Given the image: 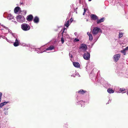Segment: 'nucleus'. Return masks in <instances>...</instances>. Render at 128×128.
I'll list each match as a JSON object with an SVG mask.
<instances>
[{
    "mask_svg": "<svg viewBox=\"0 0 128 128\" xmlns=\"http://www.w3.org/2000/svg\"><path fill=\"white\" fill-rule=\"evenodd\" d=\"M102 30L100 29L98 27H94L92 32L94 38V42H96L99 38L100 35L98 34L99 32H102Z\"/></svg>",
    "mask_w": 128,
    "mask_h": 128,
    "instance_id": "obj_1",
    "label": "nucleus"
},
{
    "mask_svg": "<svg viewBox=\"0 0 128 128\" xmlns=\"http://www.w3.org/2000/svg\"><path fill=\"white\" fill-rule=\"evenodd\" d=\"M21 28L22 30L25 31H28L30 29V26L26 23L22 24L21 25Z\"/></svg>",
    "mask_w": 128,
    "mask_h": 128,
    "instance_id": "obj_2",
    "label": "nucleus"
},
{
    "mask_svg": "<svg viewBox=\"0 0 128 128\" xmlns=\"http://www.w3.org/2000/svg\"><path fill=\"white\" fill-rule=\"evenodd\" d=\"M17 20L18 22L23 23L25 21V18L24 16L21 15H18L16 16Z\"/></svg>",
    "mask_w": 128,
    "mask_h": 128,
    "instance_id": "obj_3",
    "label": "nucleus"
},
{
    "mask_svg": "<svg viewBox=\"0 0 128 128\" xmlns=\"http://www.w3.org/2000/svg\"><path fill=\"white\" fill-rule=\"evenodd\" d=\"M4 27V28L6 29L7 30H8L9 32L11 34L12 36H13V37L14 38L16 39H18V36L15 33H13L11 31L9 30V29L7 27L5 26H4L2 25Z\"/></svg>",
    "mask_w": 128,
    "mask_h": 128,
    "instance_id": "obj_4",
    "label": "nucleus"
},
{
    "mask_svg": "<svg viewBox=\"0 0 128 128\" xmlns=\"http://www.w3.org/2000/svg\"><path fill=\"white\" fill-rule=\"evenodd\" d=\"M83 58L86 60H89L90 58V54L87 52H85L84 54Z\"/></svg>",
    "mask_w": 128,
    "mask_h": 128,
    "instance_id": "obj_5",
    "label": "nucleus"
},
{
    "mask_svg": "<svg viewBox=\"0 0 128 128\" xmlns=\"http://www.w3.org/2000/svg\"><path fill=\"white\" fill-rule=\"evenodd\" d=\"M120 54L115 55L113 58L114 61L115 62H117L120 58Z\"/></svg>",
    "mask_w": 128,
    "mask_h": 128,
    "instance_id": "obj_6",
    "label": "nucleus"
},
{
    "mask_svg": "<svg viewBox=\"0 0 128 128\" xmlns=\"http://www.w3.org/2000/svg\"><path fill=\"white\" fill-rule=\"evenodd\" d=\"M14 17L11 14H9L7 17V18L9 20H11L12 22H14L15 24H17V23L16 22V21H14Z\"/></svg>",
    "mask_w": 128,
    "mask_h": 128,
    "instance_id": "obj_7",
    "label": "nucleus"
},
{
    "mask_svg": "<svg viewBox=\"0 0 128 128\" xmlns=\"http://www.w3.org/2000/svg\"><path fill=\"white\" fill-rule=\"evenodd\" d=\"M79 98L78 95H77L76 97V99L78 100L77 101L76 104L78 105H79L80 104L81 105V106H82V104H83V103L86 102V101H84L83 100H80V101H78V98Z\"/></svg>",
    "mask_w": 128,
    "mask_h": 128,
    "instance_id": "obj_8",
    "label": "nucleus"
},
{
    "mask_svg": "<svg viewBox=\"0 0 128 128\" xmlns=\"http://www.w3.org/2000/svg\"><path fill=\"white\" fill-rule=\"evenodd\" d=\"M116 72L117 73L118 75L120 76H123L124 74L123 73L122 70H116Z\"/></svg>",
    "mask_w": 128,
    "mask_h": 128,
    "instance_id": "obj_9",
    "label": "nucleus"
},
{
    "mask_svg": "<svg viewBox=\"0 0 128 128\" xmlns=\"http://www.w3.org/2000/svg\"><path fill=\"white\" fill-rule=\"evenodd\" d=\"M87 48L86 45L84 44H81L80 47V49H81L84 50H86Z\"/></svg>",
    "mask_w": 128,
    "mask_h": 128,
    "instance_id": "obj_10",
    "label": "nucleus"
},
{
    "mask_svg": "<svg viewBox=\"0 0 128 128\" xmlns=\"http://www.w3.org/2000/svg\"><path fill=\"white\" fill-rule=\"evenodd\" d=\"M33 18V16L32 14H30L26 18V20L29 22L31 21Z\"/></svg>",
    "mask_w": 128,
    "mask_h": 128,
    "instance_id": "obj_11",
    "label": "nucleus"
},
{
    "mask_svg": "<svg viewBox=\"0 0 128 128\" xmlns=\"http://www.w3.org/2000/svg\"><path fill=\"white\" fill-rule=\"evenodd\" d=\"M86 92V90L81 89L79 90L78 92H76V95L78 93L79 94H84Z\"/></svg>",
    "mask_w": 128,
    "mask_h": 128,
    "instance_id": "obj_12",
    "label": "nucleus"
},
{
    "mask_svg": "<svg viewBox=\"0 0 128 128\" xmlns=\"http://www.w3.org/2000/svg\"><path fill=\"white\" fill-rule=\"evenodd\" d=\"M33 50L35 51H36L38 53H42L44 52H44V51H42L41 50V48H33Z\"/></svg>",
    "mask_w": 128,
    "mask_h": 128,
    "instance_id": "obj_13",
    "label": "nucleus"
},
{
    "mask_svg": "<svg viewBox=\"0 0 128 128\" xmlns=\"http://www.w3.org/2000/svg\"><path fill=\"white\" fill-rule=\"evenodd\" d=\"M103 84L104 86L106 88L110 87V85L108 82L105 81H104V84Z\"/></svg>",
    "mask_w": 128,
    "mask_h": 128,
    "instance_id": "obj_14",
    "label": "nucleus"
},
{
    "mask_svg": "<svg viewBox=\"0 0 128 128\" xmlns=\"http://www.w3.org/2000/svg\"><path fill=\"white\" fill-rule=\"evenodd\" d=\"M90 17L93 20H95L98 19V17L95 14H91L90 15Z\"/></svg>",
    "mask_w": 128,
    "mask_h": 128,
    "instance_id": "obj_15",
    "label": "nucleus"
},
{
    "mask_svg": "<svg viewBox=\"0 0 128 128\" xmlns=\"http://www.w3.org/2000/svg\"><path fill=\"white\" fill-rule=\"evenodd\" d=\"M33 21L34 23L38 24L39 21V18L37 16H35L33 19Z\"/></svg>",
    "mask_w": 128,
    "mask_h": 128,
    "instance_id": "obj_16",
    "label": "nucleus"
},
{
    "mask_svg": "<svg viewBox=\"0 0 128 128\" xmlns=\"http://www.w3.org/2000/svg\"><path fill=\"white\" fill-rule=\"evenodd\" d=\"M73 64L74 66L76 68H79L80 67V64L78 62H73Z\"/></svg>",
    "mask_w": 128,
    "mask_h": 128,
    "instance_id": "obj_17",
    "label": "nucleus"
},
{
    "mask_svg": "<svg viewBox=\"0 0 128 128\" xmlns=\"http://www.w3.org/2000/svg\"><path fill=\"white\" fill-rule=\"evenodd\" d=\"M19 39H16L15 42L14 43V45L15 47L19 45Z\"/></svg>",
    "mask_w": 128,
    "mask_h": 128,
    "instance_id": "obj_18",
    "label": "nucleus"
},
{
    "mask_svg": "<svg viewBox=\"0 0 128 128\" xmlns=\"http://www.w3.org/2000/svg\"><path fill=\"white\" fill-rule=\"evenodd\" d=\"M54 48V46H50L49 47L46 49L44 51V52H46V51L50 50H52V49H53Z\"/></svg>",
    "mask_w": 128,
    "mask_h": 128,
    "instance_id": "obj_19",
    "label": "nucleus"
},
{
    "mask_svg": "<svg viewBox=\"0 0 128 128\" xmlns=\"http://www.w3.org/2000/svg\"><path fill=\"white\" fill-rule=\"evenodd\" d=\"M9 108L7 106L4 109V113L5 115H8V110Z\"/></svg>",
    "mask_w": 128,
    "mask_h": 128,
    "instance_id": "obj_20",
    "label": "nucleus"
},
{
    "mask_svg": "<svg viewBox=\"0 0 128 128\" xmlns=\"http://www.w3.org/2000/svg\"><path fill=\"white\" fill-rule=\"evenodd\" d=\"M87 34L89 37V40L90 41H92L93 39V36L92 34H90L89 32H87Z\"/></svg>",
    "mask_w": 128,
    "mask_h": 128,
    "instance_id": "obj_21",
    "label": "nucleus"
},
{
    "mask_svg": "<svg viewBox=\"0 0 128 128\" xmlns=\"http://www.w3.org/2000/svg\"><path fill=\"white\" fill-rule=\"evenodd\" d=\"M104 18H101L100 19V20L97 19V20L96 21L97 23V24H99L101 23L102 22H103L104 21Z\"/></svg>",
    "mask_w": 128,
    "mask_h": 128,
    "instance_id": "obj_22",
    "label": "nucleus"
},
{
    "mask_svg": "<svg viewBox=\"0 0 128 128\" xmlns=\"http://www.w3.org/2000/svg\"><path fill=\"white\" fill-rule=\"evenodd\" d=\"M1 37L3 39L6 40V41L8 42H10V40H8L7 38L5 37V36L4 35H0V38Z\"/></svg>",
    "mask_w": 128,
    "mask_h": 128,
    "instance_id": "obj_23",
    "label": "nucleus"
},
{
    "mask_svg": "<svg viewBox=\"0 0 128 128\" xmlns=\"http://www.w3.org/2000/svg\"><path fill=\"white\" fill-rule=\"evenodd\" d=\"M20 9V8L18 6L16 7L14 9V12L16 13L18 12Z\"/></svg>",
    "mask_w": 128,
    "mask_h": 128,
    "instance_id": "obj_24",
    "label": "nucleus"
},
{
    "mask_svg": "<svg viewBox=\"0 0 128 128\" xmlns=\"http://www.w3.org/2000/svg\"><path fill=\"white\" fill-rule=\"evenodd\" d=\"M8 102H3L1 103L0 104V107L2 108L3 106L6 104L8 103Z\"/></svg>",
    "mask_w": 128,
    "mask_h": 128,
    "instance_id": "obj_25",
    "label": "nucleus"
},
{
    "mask_svg": "<svg viewBox=\"0 0 128 128\" xmlns=\"http://www.w3.org/2000/svg\"><path fill=\"white\" fill-rule=\"evenodd\" d=\"M107 92L109 94H111L113 93L114 91L112 89L109 88L108 89Z\"/></svg>",
    "mask_w": 128,
    "mask_h": 128,
    "instance_id": "obj_26",
    "label": "nucleus"
},
{
    "mask_svg": "<svg viewBox=\"0 0 128 128\" xmlns=\"http://www.w3.org/2000/svg\"><path fill=\"white\" fill-rule=\"evenodd\" d=\"M126 50H127L125 48L124 49L122 50L121 51V52L124 55H125L126 54Z\"/></svg>",
    "mask_w": 128,
    "mask_h": 128,
    "instance_id": "obj_27",
    "label": "nucleus"
},
{
    "mask_svg": "<svg viewBox=\"0 0 128 128\" xmlns=\"http://www.w3.org/2000/svg\"><path fill=\"white\" fill-rule=\"evenodd\" d=\"M69 20H68L66 22H65L64 24V26L67 27H68L69 26Z\"/></svg>",
    "mask_w": 128,
    "mask_h": 128,
    "instance_id": "obj_28",
    "label": "nucleus"
},
{
    "mask_svg": "<svg viewBox=\"0 0 128 128\" xmlns=\"http://www.w3.org/2000/svg\"><path fill=\"white\" fill-rule=\"evenodd\" d=\"M75 76H77L78 77H80V75L78 73V72H76V74L74 76L73 74H72L71 76H73L74 77H75Z\"/></svg>",
    "mask_w": 128,
    "mask_h": 128,
    "instance_id": "obj_29",
    "label": "nucleus"
},
{
    "mask_svg": "<svg viewBox=\"0 0 128 128\" xmlns=\"http://www.w3.org/2000/svg\"><path fill=\"white\" fill-rule=\"evenodd\" d=\"M63 36H64L65 38H68L69 37V35L66 32H65L64 34V35H63Z\"/></svg>",
    "mask_w": 128,
    "mask_h": 128,
    "instance_id": "obj_30",
    "label": "nucleus"
},
{
    "mask_svg": "<svg viewBox=\"0 0 128 128\" xmlns=\"http://www.w3.org/2000/svg\"><path fill=\"white\" fill-rule=\"evenodd\" d=\"M123 33L122 32H120L119 34V38H120L122 37Z\"/></svg>",
    "mask_w": 128,
    "mask_h": 128,
    "instance_id": "obj_31",
    "label": "nucleus"
},
{
    "mask_svg": "<svg viewBox=\"0 0 128 128\" xmlns=\"http://www.w3.org/2000/svg\"><path fill=\"white\" fill-rule=\"evenodd\" d=\"M103 80V79L102 78L100 80H99V79H98V80L97 81V82L96 83L97 84L98 83H100L101 84H102V81Z\"/></svg>",
    "mask_w": 128,
    "mask_h": 128,
    "instance_id": "obj_32",
    "label": "nucleus"
},
{
    "mask_svg": "<svg viewBox=\"0 0 128 128\" xmlns=\"http://www.w3.org/2000/svg\"><path fill=\"white\" fill-rule=\"evenodd\" d=\"M61 40L62 42V43L63 44L64 43V38H63V36H62V37L61 38Z\"/></svg>",
    "mask_w": 128,
    "mask_h": 128,
    "instance_id": "obj_33",
    "label": "nucleus"
},
{
    "mask_svg": "<svg viewBox=\"0 0 128 128\" xmlns=\"http://www.w3.org/2000/svg\"><path fill=\"white\" fill-rule=\"evenodd\" d=\"M125 89L124 88H120V91L121 92L124 91H125Z\"/></svg>",
    "mask_w": 128,
    "mask_h": 128,
    "instance_id": "obj_34",
    "label": "nucleus"
},
{
    "mask_svg": "<svg viewBox=\"0 0 128 128\" xmlns=\"http://www.w3.org/2000/svg\"><path fill=\"white\" fill-rule=\"evenodd\" d=\"M32 48L30 47L28 48V50H30V51H32L33 50H34L33 49V48Z\"/></svg>",
    "mask_w": 128,
    "mask_h": 128,
    "instance_id": "obj_35",
    "label": "nucleus"
},
{
    "mask_svg": "<svg viewBox=\"0 0 128 128\" xmlns=\"http://www.w3.org/2000/svg\"><path fill=\"white\" fill-rule=\"evenodd\" d=\"M79 41V40L76 38L74 40V42H76Z\"/></svg>",
    "mask_w": 128,
    "mask_h": 128,
    "instance_id": "obj_36",
    "label": "nucleus"
},
{
    "mask_svg": "<svg viewBox=\"0 0 128 128\" xmlns=\"http://www.w3.org/2000/svg\"><path fill=\"white\" fill-rule=\"evenodd\" d=\"M2 96V93L1 92H0V102L1 100V98Z\"/></svg>",
    "mask_w": 128,
    "mask_h": 128,
    "instance_id": "obj_37",
    "label": "nucleus"
},
{
    "mask_svg": "<svg viewBox=\"0 0 128 128\" xmlns=\"http://www.w3.org/2000/svg\"><path fill=\"white\" fill-rule=\"evenodd\" d=\"M65 29H66L65 28H64V31L62 33V36H63V35H64V34L65 32H64V31L65 30Z\"/></svg>",
    "mask_w": 128,
    "mask_h": 128,
    "instance_id": "obj_38",
    "label": "nucleus"
},
{
    "mask_svg": "<svg viewBox=\"0 0 128 128\" xmlns=\"http://www.w3.org/2000/svg\"><path fill=\"white\" fill-rule=\"evenodd\" d=\"M67 124H65L64 125V128H68Z\"/></svg>",
    "mask_w": 128,
    "mask_h": 128,
    "instance_id": "obj_39",
    "label": "nucleus"
},
{
    "mask_svg": "<svg viewBox=\"0 0 128 128\" xmlns=\"http://www.w3.org/2000/svg\"><path fill=\"white\" fill-rule=\"evenodd\" d=\"M69 56L70 57H71V58H72L73 57V56L72 55V54H69Z\"/></svg>",
    "mask_w": 128,
    "mask_h": 128,
    "instance_id": "obj_40",
    "label": "nucleus"
},
{
    "mask_svg": "<svg viewBox=\"0 0 128 128\" xmlns=\"http://www.w3.org/2000/svg\"><path fill=\"white\" fill-rule=\"evenodd\" d=\"M73 20V19H72V18H71L70 19V22H72Z\"/></svg>",
    "mask_w": 128,
    "mask_h": 128,
    "instance_id": "obj_41",
    "label": "nucleus"
},
{
    "mask_svg": "<svg viewBox=\"0 0 128 128\" xmlns=\"http://www.w3.org/2000/svg\"><path fill=\"white\" fill-rule=\"evenodd\" d=\"M86 9H85V8H84V12H86Z\"/></svg>",
    "mask_w": 128,
    "mask_h": 128,
    "instance_id": "obj_42",
    "label": "nucleus"
},
{
    "mask_svg": "<svg viewBox=\"0 0 128 128\" xmlns=\"http://www.w3.org/2000/svg\"><path fill=\"white\" fill-rule=\"evenodd\" d=\"M125 49L126 50H128V46L126 47V48H125Z\"/></svg>",
    "mask_w": 128,
    "mask_h": 128,
    "instance_id": "obj_43",
    "label": "nucleus"
},
{
    "mask_svg": "<svg viewBox=\"0 0 128 128\" xmlns=\"http://www.w3.org/2000/svg\"><path fill=\"white\" fill-rule=\"evenodd\" d=\"M89 67V66H88V65H87V66H86V70H87L88 69L87 68H88Z\"/></svg>",
    "mask_w": 128,
    "mask_h": 128,
    "instance_id": "obj_44",
    "label": "nucleus"
},
{
    "mask_svg": "<svg viewBox=\"0 0 128 128\" xmlns=\"http://www.w3.org/2000/svg\"><path fill=\"white\" fill-rule=\"evenodd\" d=\"M23 4H24V3L22 2H20V5Z\"/></svg>",
    "mask_w": 128,
    "mask_h": 128,
    "instance_id": "obj_45",
    "label": "nucleus"
},
{
    "mask_svg": "<svg viewBox=\"0 0 128 128\" xmlns=\"http://www.w3.org/2000/svg\"><path fill=\"white\" fill-rule=\"evenodd\" d=\"M75 35H76L77 34V33L76 32H75L74 33Z\"/></svg>",
    "mask_w": 128,
    "mask_h": 128,
    "instance_id": "obj_46",
    "label": "nucleus"
},
{
    "mask_svg": "<svg viewBox=\"0 0 128 128\" xmlns=\"http://www.w3.org/2000/svg\"><path fill=\"white\" fill-rule=\"evenodd\" d=\"M85 13V12H84L83 13V15H84Z\"/></svg>",
    "mask_w": 128,
    "mask_h": 128,
    "instance_id": "obj_47",
    "label": "nucleus"
},
{
    "mask_svg": "<svg viewBox=\"0 0 128 128\" xmlns=\"http://www.w3.org/2000/svg\"><path fill=\"white\" fill-rule=\"evenodd\" d=\"M92 64H91V65H92V68L94 66L93 65H92Z\"/></svg>",
    "mask_w": 128,
    "mask_h": 128,
    "instance_id": "obj_48",
    "label": "nucleus"
},
{
    "mask_svg": "<svg viewBox=\"0 0 128 128\" xmlns=\"http://www.w3.org/2000/svg\"><path fill=\"white\" fill-rule=\"evenodd\" d=\"M94 79L95 80H96V77L95 76L94 77Z\"/></svg>",
    "mask_w": 128,
    "mask_h": 128,
    "instance_id": "obj_49",
    "label": "nucleus"
},
{
    "mask_svg": "<svg viewBox=\"0 0 128 128\" xmlns=\"http://www.w3.org/2000/svg\"><path fill=\"white\" fill-rule=\"evenodd\" d=\"M92 0H88V1H90Z\"/></svg>",
    "mask_w": 128,
    "mask_h": 128,
    "instance_id": "obj_50",
    "label": "nucleus"
},
{
    "mask_svg": "<svg viewBox=\"0 0 128 128\" xmlns=\"http://www.w3.org/2000/svg\"><path fill=\"white\" fill-rule=\"evenodd\" d=\"M127 94L128 95V92L127 93Z\"/></svg>",
    "mask_w": 128,
    "mask_h": 128,
    "instance_id": "obj_51",
    "label": "nucleus"
},
{
    "mask_svg": "<svg viewBox=\"0 0 128 128\" xmlns=\"http://www.w3.org/2000/svg\"><path fill=\"white\" fill-rule=\"evenodd\" d=\"M25 14H26V12H25Z\"/></svg>",
    "mask_w": 128,
    "mask_h": 128,
    "instance_id": "obj_52",
    "label": "nucleus"
},
{
    "mask_svg": "<svg viewBox=\"0 0 128 128\" xmlns=\"http://www.w3.org/2000/svg\"><path fill=\"white\" fill-rule=\"evenodd\" d=\"M109 104V102H108L107 103H106V104Z\"/></svg>",
    "mask_w": 128,
    "mask_h": 128,
    "instance_id": "obj_53",
    "label": "nucleus"
},
{
    "mask_svg": "<svg viewBox=\"0 0 128 128\" xmlns=\"http://www.w3.org/2000/svg\"><path fill=\"white\" fill-rule=\"evenodd\" d=\"M1 30H3L4 29H2Z\"/></svg>",
    "mask_w": 128,
    "mask_h": 128,
    "instance_id": "obj_54",
    "label": "nucleus"
},
{
    "mask_svg": "<svg viewBox=\"0 0 128 128\" xmlns=\"http://www.w3.org/2000/svg\"><path fill=\"white\" fill-rule=\"evenodd\" d=\"M125 92H122V93H125Z\"/></svg>",
    "mask_w": 128,
    "mask_h": 128,
    "instance_id": "obj_55",
    "label": "nucleus"
}]
</instances>
